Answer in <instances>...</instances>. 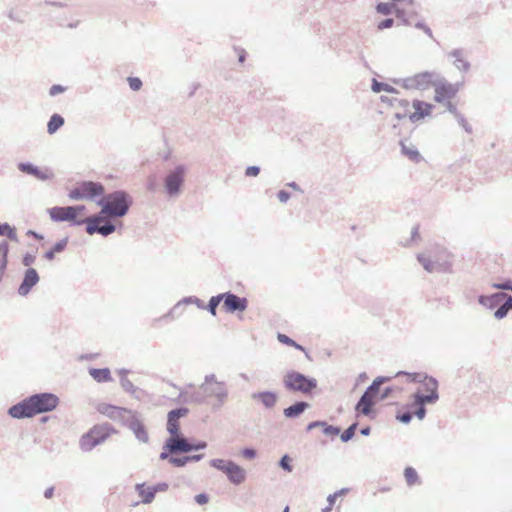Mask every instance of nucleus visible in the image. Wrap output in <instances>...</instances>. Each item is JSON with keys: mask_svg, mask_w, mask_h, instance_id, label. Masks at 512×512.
Instances as JSON below:
<instances>
[{"mask_svg": "<svg viewBox=\"0 0 512 512\" xmlns=\"http://www.w3.org/2000/svg\"><path fill=\"white\" fill-rule=\"evenodd\" d=\"M223 301L222 293L218 294L216 296H212L208 302V305L205 306V309H207L213 316L216 315V310L218 305Z\"/></svg>", "mask_w": 512, "mask_h": 512, "instance_id": "obj_41", "label": "nucleus"}, {"mask_svg": "<svg viewBox=\"0 0 512 512\" xmlns=\"http://www.w3.org/2000/svg\"><path fill=\"white\" fill-rule=\"evenodd\" d=\"M279 466L287 472H292L293 466L291 465V458L288 454L283 455L279 460Z\"/></svg>", "mask_w": 512, "mask_h": 512, "instance_id": "obj_49", "label": "nucleus"}, {"mask_svg": "<svg viewBox=\"0 0 512 512\" xmlns=\"http://www.w3.org/2000/svg\"><path fill=\"white\" fill-rule=\"evenodd\" d=\"M448 57L453 58V65L462 72H468L471 65L469 61L465 59V53L463 49L457 48L448 53Z\"/></svg>", "mask_w": 512, "mask_h": 512, "instance_id": "obj_30", "label": "nucleus"}, {"mask_svg": "<svg viewBox=\"0 0 512 512\" xmlns=\"http://www.w3.org/2000/svg\"><path fill=\"white\" fill-rule=\"evenodd\" d=\"M17 167L19 171H21L22 173L32 175L41 181L50 180L54 177V174L51 172L50 169H40L39 167L30 162H20Z\"/></svg>", "mask_w": 512, "mask_h": 512, "instance_id": "obj_19", "label": "nucleus"}, {"mask_svg": "<svg viewBox=\"0 0 512 512\" xmlns=\"http://www.w3.org/2000/svg\"><path fill=\"white\" fill-rule=\"evenodd\" d=\"M69 198L72 200H83L84 199L79 185L69 192Z\"/></svg>", "mask_w": 512, "mask_h": 512, "instance_id": "obj_59", "label": "nucleus"}, {"mask_svg": "<svg viewBox=\"0 0 512 512\" xmlns=\"http://www.w3.org/2000/svg\"><path fill=\"white\" fill-rule=\"evenodd\" d=\"M0 235L6 236L11 241L17 242L18 236L14 227H11L8 223L0 224Z\"/></svg>", "mask_w": 512, "mask_h": 512, "instance_id": "obj_40", "label": "nucleus"}, {"mask_svg": "<svg viewBox=\"0 0 512 512\" xmlns=\"http://www.w3.org/2000/svg\"><path fill=\"white\" fill-rule=\"evenodd\" d=\"M322 428H323V433L325 435H330V436H336L341 431L339 427L333 426V425H329L325 421H324V425H322Z\"/></svg>", "mask_w": 512, "mask_h": 512, "instance_id": "obj_51", "label": "nucleus"}, {"mask_svg": "<svg viewBox=\"0 0 512 512\" xmlns=\"http://www.w3.org/2000/svg\"><path fill=\"white\" fill-rule=\"evenodd\" d=\"M48 213L50 215V218L54 222H64L68 221L72 223L73 225L80 226L82 224H85V219L78 220L74 218V211L73 209L69 208V206L66 207H52L48 209Z\"/></svg>", "mask_w": 512, "mask_h": 512, "instance_id": "obj_14", "label": "nucleus"}, {"mask_svg": "<svg viewBox=\"0 0 512 512\" xmlns=\"http://www.w3.org/2000/svg\"><path fill=\"white\" fill-rule=\"evenodd\" d=\"M412 106L415 109V111L410 114L408 113L409 120L412 123H416V122L424 119L425 117L431 115V113L434 109V105L427 103L425 101H422V100H417V99L413 100Z\"/></svg>", "mask_w": 512, "mask_h": 512, "instance_id": "obj_22", "label": "nucleus"}, {"mask_svg": "<svg viewBox=\"0 0 512 512\" xmlns=\"http://www.w3.org/2000/svg\"><path fill=\"white\" fill-rule=\"evenodd\" d=\"M283 387L291 393L310 395L317 388L318 382L314 377L307 376L301 372L287 371L282 379Z\"/></svg>", "mask_w": 512, "mask_h": 512, "instance_id": "obj_2", "label": "nucleus"}, {"mask_svg": "<svg viewBox=\"0 0 512 512\" xmlns=\"http://www.w3.org/2000/svg\"><path fill=\"white\" fill-rule=\"evenodd\" d=\"M225 474L228 480L234 485H239L243 483L246 479L245 469L233 461L229 464Z\"/></svg>", "mask_w": 512, "mask_h": 512, "instance_id": "obj_28", "label": "nucleus"}, {"mask_svg": "<svg viewBox=\"0 0 512 512\" xmlns=\"http://www.w3.org/2000/svg\"><path fill=\"white\" fill-rule=\"evenodd\" d=\"M79 186L84 199H93L104 194V186L99 182L82 181Z\"/></svg>", "mask_w": 512, "mask_h": 512, "instance_id": "obj_25", "label": "nucleus"}, {"mask_svg": "<svg viewBox=\"0 0 512 512\" xmlns=\"http://www.w3.org/2000/svg\"><path fill=\"white\" fill-rule=\"evenodd\" d=\"M508 312L509 310L505 308L501 302L500 305H498L496 311L494 312V317L499 320L503 319L507 316Z\"/></svg>", "mask_w": 512, "mask_h": 512, "instance_id": "obj_57", "label": "nucleus"}, {"mask_svg": "<svg viewBox=\"0 0 512 512\" xmlns=\"http://www.w3.org/2000/svg\"><path fill=\"white\" fill-rule=\"evenodd\" d=\"M97 411L114 421H119L121 424L126 415L130 413V409L118 407L112 404L102 403L97 407Z\"/></svg>", "mask_w": 512, "mask_h": 512, "instance_id": "obj_20", "label": "nucleus"}, {"mask_svg": "<svg viewBox=\"0 0 512 512\" xmlns=\"http://www.w3.org/2000/svg\"><path fill=\"white\" fill-rule=\"evenodd\" d=\"M9 244L3 240L0 242V282L2 281L8 265Z\"/></svg>", "mask_w": 512, "mask_h": 512, "instance_id": "obj_32", "label": "nucleus"}, {"mask_svg": "<svg viewBox=\"0 0 512 512\" xmlns=\"http://www.w3.org/2000/svg\"><path fill=\"white\" fill-rule=\"evenodd\" d=\"M29 399L35 415L53 411L59 404V398L49 392L33 394L29 396Z\"/></svg>", "mask_w": 512, "mask_h": 512, "instance_id": "obj_9", "label": "nucleus"}, {"mask_svg": "<svg viewBox=\"0 0 512 512\" xmlns=\"http://www.w3.org/2000/svg\"><path fill=\"white\" fill-rule=\"evenodd\" d=\"M187 167L184 164L176 165L164 178L163 184L166 194L171 197H178L184 186Z\"/></svg>", "mask_w": 512, "mask_h": 512, "instance_id": "obj_6", "label": "nucleus"}, {"mask_svg": "<svg viewBox=\"0 0 512 512\" xmlns=\"http://www.w3.org/2000/svg\"><path fill=\"white\" fill-rule=\"evenodd\" d=\"M127 81H128L129 87L133 91H138L142 87V81L138 77H128Z\"/></svg>", "mask_w": 512, "mask_h": 512, "instance_id": "obj_53", "label": "nucleus"}, {"mask_svg": "<svg viewBox=\"0 0 512 512\" xmlns=\"http://www.w3.org/2000/svg\"><path fill=\"white\" fill-rule=\"evenodd\" d=\"M169 463L175 467H184L187 464V458L186 456L175 457L172 455V457L169 458Z\"/></svg>", "mask_w": 512, "mask_h": 512, "instance_id": "obj_54", "label": "nucleus"}, {"mask_svg": "<svg viewBox=\"0 0 512 512\" xmlns=\"http://www.w3.org/2000/svg\"><path fill=\"white\" fill-rule=\"evenodd\" d=\"M260 173V167L259 166H248L245 170V175L247 177H256Z\"/></svg>", "mask_w": 512, "mask_h": 512, "instance_id": "obj_63", "label": "nucleus"}, {"mask_svg": "<svg viewBox=\"0 0 512 512\" xmlns=\"http://www.w3.org/2000/svg\"><path fill=\"white\" fill-rule=\"evenodd\" d=\"M437 79H439V72L424 71L410 77L395 79L393 82L406 90L425 91L434 87Z\"/></svg>", "mask_w": 512, "mask_h": 512, "instance_id": "obj_3", "label": "nucleus"}, {"mask_svg": "<svg viewBox=\"0 0 512 512\" xmlns=\"http://www.w3.org/2000/svg\"><path fill=\"white\" fill-rule=\"evenodd\" d=\"M506 296L507 293L505 292H496L491 295H480L478 302L488 309H494L500 305Z\"/></svg>", "mask_w": 512, "mask_h": 512, "instance_id": "obj_29", "label": "nucleus"}, {"mask_svg": "<svg viewBox=\"0 0 512 512\" xmlns=\"http://www.w3.org/2000/svg\"><path fill=\"white\" fill-rule=\"evenodd\" d=\"M456 119L459 125H461L467 133L472 132V127L468 124L467 120L461 113L456 117Z\"/></svg>", "mask_w": 512, "mask_h": 512, "instance_id": "obj_60", "label": "nucleus"}, {"mask_svg": "<svg viewBox=\"0 0 512 512\" xmlns=\"http://www.w3.org/2000/svg\"><path fill=\"white\" fill-rule=\"evenodd\" d=\"M393 25H394V19L386 18L378 23L377 28L379 30H384V29L391 28Z\"/></svg>", "mask_w": 512, "mask_h": 512, "instance_id": "obj_61", "label": "nucleus"}, {"mask_svg": "<svg viewBox=\"0 0 512 512\" xmlns=\"http://www.w3.org/2000/svg\"><path fill=\"white\" fill-rule=\"evenodd\" d=\"M91 430H96L97 434H94V440L98 441V445L103 443L110 435L112 427L109 425L94 426Z\"/></svg>", "mask_w": 512, "mask_h": 512, "instance_id": "obj_38", "label": "nucleus"}, {"mask_svg": "<svg viewBox=\"0 0 512 512\" xmlns=\"http://www.w3.org/2000/svg\"><path fill=\"white\" fill-rule=\"evenodd\" d=\"M394 13H395L396 17L398 19H400L404 25H411V22L408 17V13L405 11L404 8H401L396 5V7L394 9Z\"/></svg>", "mask_w": 512, "mask_h": 512, "instance_id": "obj_47", "label": "nucleus"}, {"mask_svg": "<svg viewBox=\"0 0 512 512\" xmlns=\"http://www.w3.org/2000/svg\"><path fill=\"white\" fill-rule=\"evenodd\" d=\"M412 418H413V413L410 411H405L403 413H398L396 415V419L404 424L410 423Z\"/></svg>", "mask_w": 512, "mask_h": 512, "instance_id": "obj_55", "label": "nucleus"}, {"mask_svg": "<svg viewBox=\"0 0 512 512\" xmlns=\"http://www.w3.org/2000/svg\"><path fill=\"white\" fill-rule=\"evenodd\" d=\"M232 462V460H224V459H212L210 461V465L219 470V471H222L223 473H226L227 469H228V466L229 464Z\"/></svg>", "mask_w": 512, "mask_h": 512, "instance_id": "obj_43", "label": "nucleus"}, {"mask_svg": "<svg viewBox=\"0 0 512 512\" xmlns=\"http://www.w3.org/2000/svg\"><path fill=\"white\" fill-rule=\"evenodd\" d=\"M406 482L409 486L414 485L418 480V474L412 467H407L404 471Z\"/></svg>", "mask_w": 512, "mask_h": 512, "instance_id": "obj_45", "label": "nucleus"}, {"mask_svg": "<svg viewBox=\"0 0 512 512\" xmlns=\"http://www.w3.org/2000/svg\"><path fill=\"white\" fill-rule=\"evenodd\" d=\"M135 489L139 496L142 497V502L144 504L151 503L154 500L155 492L153 490V486L146 487L144 483H140L135 486Z\"/></svg>", "mask_w": 512, "mask_h": 512, "instance_id": "obj_34", "label": "nucleus"}, {"mask_svg": "<svg viewBox=\"0 0 512 512\" xmlns=\"http://www.w3.org/2000/svg\"><path fill=\"white\" fill-rule=\"evenodd\" d=\"M36 257L31 253H26L23 256L22 264L28 268H31L30 266L34 264Z\"/></svg>", "mask_w": 512, "mask_h": 512, "instance_id": "obj_62", "label": "nucleus"}, {"mask_svg": "<svg viewBox=\"0 0 512 512\" xmlns=\"http://www.w3.org/2000/svg\"><path fill=\"white\" fill-rule=\"evenodd\" d=\"M97 204L101 207V214L108 218H122L133 204V198L124 190H115L104 195Z\"/></svg>", "mask_w": 512, "mask_h": 512, "instance_id": "obj_1", "label": "nucleus"}, {"mask_svg": "<svg viewBox=\"0 0 512 512\" xmlns=\"http://www.w3.org/2000/svg\"><path fill=\"white\" fill-rule=\"evenodd\" d=\"M395 7H396V4L393 3L392 1H391V3L380 2L376 5V11L379 14L387 16V15H390L392 12H394Z\"/></svg>", "mask_w": 512, "mask_h": 512, "instance_id": "obj_42", "label": "nucleus"}, {"mask_svg": "<svg viewBox=\"0 0 512 512\" xmlns=\"http://www.w3.org/2000/svg\"><path fill=\"white\" fill-rule=\"evenodd\" d=\"M371 89L375 93H380L382 91H385V92L391 93V94H399V91L396 88H394L393 86H391L387 83H384V82H379L376 79L372 80Z\"/></svg>", "mask_w": 512, "mask_h": 512, "instance_id": "obj_39", "label": "nucleus"}, {"mask_svg": "<svg viewBox=\"0 0 512 512\" xmlns=\"http://www.w3.org/2000/svg\"><path fill=\"white\" fill-rule=\"evenodd\" d=\"M357 425V423H353L346 430H344L340 436L342 442H348L354 437Z\"/></svg>", "mask_w": 512, "mask_h": 512, "instance_id": "obj_46", "label": "nucleus"}, {"mask_svg": "<svg viewBox=\"0 0 512 512\" xmlns=\"http://www.w3.org/2000/svg\"><path fill=\"white\" fill-rule=\"evenodd\" d=\"M508 312L509 310L505 308L501 302L500 305H498L496 311L494 312V317L499 320L503 319L507 316Z\"/></svg>", "mask_w": 512, "mask_h": 512, "instance_id": "obj_56", "label": "nucleus"}, {"mask_svg": "<svg viewBox=\"0 0 512 512\" xmlns=\"http://www.w3.org/2000/svg\"><path fill=\"white\" fill-rule=\"evenodd\" d=\"M401 152L403 155L408 157L413 162H419L421 159V155L417 148L413 145L407 146L405 142L401 141Z\"/></svg>", "mask_w": 512, "mask_h": 512, "instance_id": "obj_37", "label": "nucleus"}, {"mask_svg": "<svg viewBox=\"0 0 512 512\" xmlns=\"http://www.w3.org/2000/svg\"><path fill=\"white\" fill-rule=\"evenodd\" d=\"M406 374L409 376L411 382L421 383L425 389V391L429 392L428 394H424V396H434L433 402H437L439 399L438 394V381L427 374L423 373H406V372H398L397 375Z\"/></svg>", "mask_w": 512, "mask_h": 512, "instance_id": "obj_11", "label": "nucleus"}, {"mask_svg": "<svg viewBox=\"0 0 512 512\" xmlns=\"http://www.w3.org/2000/svg\"><path fill=\"white\" fill-rule=\"evenodd\" d=\"M492 287L494 289L502 290L503 291H512V281L509 279H506L502 282L493 283Z\"/></svg>", "mask_w": 512, "mask_h": 512, "instance_id": "obj_50", "label": "nucleus"}, {"mask_svg": "<svg viewBox=\"0 0 512 512\" xmlns=\"http://www.w3.org/2000/svg\"><path fill=\"white\" fill-rule=\"evenodd\" d=\"M8 415L14 419H25L34 417L35 412L33 410L29 397H26L20 402L12 405L8 409Z\"/></svg>", "mask_w": 512, "mask_h": 512, "instance_id": "obj_16", "label": "nucleus"}, {"mask_svg": "<svg viewBox=\"0 0 512 512\" xmlns=\"http://www.w3.org/2000/svg\"><path fill=\"white\" fill-rule=\"evenodd\" d=\"M309 407L310 404L308 402L297 401L294 404L290 405L289 407L285 408L283 410V415L287 419H295L298 418L302 413H304Z\"/></svg>", "mask_w": 512, "mask_h": 512, "instance_id": "obj_31", "label": "nucleus"}, {"mask_svg": "<svg viewBox=\"0 0 512 512\" xmlns=\"http://www.w3.org/2000/svg\"><path fill=\"white\" fill-rule=\"evenodd\" d=\"M388 380V377H377L364 391L355 406V410L359 413L369 416L373 412L375 399L380 392L381 385Z\"/></svg>", "mask_w": 512, "mask_h": 512, "instance_id": "obj_5", "label": "nucleus"}, {"mask_svg": "<svg viewBox=\"0 0 512 512\" xmlns=\"http://www.w3.org/2000/svg\"><path fill=\"white\" fill-rule=\"evenodd\" d=\"M40 277L36 269L27 268L21 284L18 287V294L20 296H27L32 288L39 282Z\"/></svg>", "mask_w": 512, "mask_h": 512, "instance_id": "obj_21", "label": "nucleus"}, {"mask_svg": "<svg viewBox=\"0 0 512 512\" xmlns=\"http://www.w3.org/2000/svg\"><path fill=\"white\" fill-rule=\"evenodd\" d=\"M166 448L172 453H189L192 451V443L181 433L166 439Z\"/></svg>", "mask_w": 512, "mask_h": 512, "instance_id": "obj_17", "label": "nucleus"}, {"mask_svg": "<svg viewBox=\"0 0 512 512\" xmlns=\"http://www.w3.org/2000/svg\"><path fill=\"white\" fill-rule=\"evenodd\" d=\"M435 397L432 396H424L421 392H416L413 395V405L416 406V410L414 411L413 415H415L419 420H422L426 416V404H434L433 399Z\"/></svg>", "mask_w": 512, "mask_h": 512, "instance_id": "obj_24", "label": "nucleus"}, {"mask_svg": "<svg viewBox=\"0 0 512 512\" xmlns=\"http://www.w3.org/2000/svg\"><path fill=\"white\" fill-rule=\"evenodd\" d=\"M94 434H97V431L90 430L88 433L81 437L80 447L83 451H91L94 447L98 445V441L94 440Z\"/></svg>", "mask_w": 512, "mask_h": 512, "instance_id": "obj_35", "label": "nucleus"}, {"mask_svg": "<svg viewBox=\"0 0 512 512\" xmlns=\"http://www.w3.org/2000/svg\"><path fill=\"white\" fill-rule=\"evenodd\" d=\"M64 91H65V87H63L62 85H59V84H55V85L51 86V88L49 90V94H50V96H56Z\"/></svg>", "mask_w": 512, "mask_h": 512, "instance_id": "obj_64", "label": "nucleus"}, {"mask_svg": "<svg viewBox=\"0 0 512 512\" xmlns=\"http://www.w3.org/2000/svg\"><path fill=\"white\" fill-rule=\"evenodd\" d=\"M64 118L60 114H53L47 123V132L52 135L64 125Z\"/></svg>", "mask_w": 512, "mask_h": 512, "instance_id": "obj_36", "label": "nucleus"}, {"mask_svg": "<svg viewBox=\"0 0 512 512\" xmlns=\"http://www.w3.org/2000/svg\"><path fill=\"white\" fill-rule=\"evenodd\" d=\"M222 296V307L228 313L243 312L248 306V301L245 297H239L232 292L222 293Z\"/></svg>", "mask_w": 512, "mask_h": 512, "instance_id": "obj_15", "label": "nucleus"}, {"mask_svg": "<svg viewBox=\"0 0 512 512\" xmlns=\"http://www.w3.org/2000/svg\"><path fill=\"white\" fill-rule=\"evenodd\" d=\"M68 244V237H65L58 242H56L53 247L51 248L55 253H61L63 252Z\"/></svg>", "mask_w": 512, "mask_h": 512, "instance_id": "obj_52", "label": "nucleus"}, {"mask_svg": "<svg viewBox=\"0 0 512 512\" xmlns=\"http://www.w3.org/2000/svg\"><path fill=\"white\" fill-rule=\"evenodd\" d=\"M128 370L121 369L119 371L120 374V385L123 388V390L127 393H129L132 397H134L137 400L142 399L144 396V391L140 389L139 387H136L127 377Z\"/></svg>", "mask_w": 512, "mask_h": 512, "instance_id": "obj_26", "label": "nucleus"}, {"mask_svg": "<svg viewBox=\"0 0 512 512\" xmlns=\"http://www.w3.org/2000/svg\"><path fill=\"white\" fill-rule=\"evenodd\" d=\"M244 458L252 460L257 456V451L254 448L246 447L241 451Z\"/></svg>", "mask_w": 512, "mask_h": 512, "instance_id": "obj_58", "label": "nucleus"}, {"mask_svg": "<svg viewBox=\"0 0 512 512\" xmlns=\"http://www.w3.org/2000/svg\"><path fill=\"white\" fill-rule=\"evenodd\" d=\"M122 425L129 428L133 432L138 441L142 443H148L149 435L147 429L140 420L138 413L136 411L130 410V413H128L125 419L123 420Z\"/></svg>", "mask_w": 512, "mask_h": 512, "instance_id": "obj_10", "label": "nucleus"}, {"mask_svg": "<svg viewBox=\"0 0 512 512\" xmlns=\"http://www.w3.org/2000/svg\"><path fill=\"white\" fill-rule=\"evenodd\" d=\"M417 259L429 273L434 271L448 273L452 271L451 257L444 249L441 250L439 257L432 255V252L429 251L427 253L418 254Z\"/></svg>", "mask_w": 512, "mask_h": 512, "instance_id": "obj_4", "label": "nucleus"}, {"mask_svg": "<svg viewBox=\"0 0 512 512\" xmlns=\"http://www.w3.org/2000/svg\"><path fill=\"white\" fill-rule=\"evenodd\" d=\"M251 398L258 400L266 409H272L276 406L278 395L274 391H261L251 394Z\"/></svg>", "mask_w": 512, "mask_h": 512, "instance_id": "obj_27", "label": "nucleus"}, {"mask_svg": "<svg viewBox=\"0 0 512 512\" xmlns=\"http://www.w3.org/2000/svg\"><path fill=\"white\" fill-rule=\"evenodd\" d=\"M380 100L382 103L387 106L393 108V111H396L394 114V118L397 121H400L408 116L410 103L406 99H399L397 97H389L382 95L380 96Z\"/></svg>", "mask_w": 512, "mask_h": 512, "instance_id": "obj_13", "label": "nucleus"}, {"mask_svg": "<svg viewBox=\"0 0 512 512\" xmlns=\"http://www.w3.org/2000/svg\"><path fill=\"white\" fill-rule=\"evenodd\" d=\"M107 216L105 214H101V212L89 216L85 218L86 224V232L89 235L100 234L104 237H107L115 232L116 226L111 222H106L101 225Z\"/></svg>", "mask_w": 512, "mask_h": 512, "instance_id": "obj_8", "label": "nucleus"}, {"mask_svg": "<svg viewBox=\"0 0 512 512\" xmlns=\"http://www.w3.org/2000/svg\"><path fill=\"white\" fill-rule=\"evenodd\" d=\"M277 338L283 344H287L289 346H293V347H295L296 349H299V350H304V348L301 345L297 344L293 339H291L290 337H288L285 334L278 333Z\"/></svg>", "mask_w": 512, "mask_h": 512, "instance_id": "obj_48", "label": "nucleus"}, {"mask_svg": "<svg viewBox=\"0 0 512 512\" xmlns=\"http://www.w3.org/2000/svg\"><path fill=\"white\" fill-rule=\"evenodd\" d=\"M201 389L205 391L208 397H214L218 401L219 406L223 405L228 398V390L225 382L216 380L215 374L206 375Z\"/></svg>", "mask_w": 512, "mask_h": 512, "instance_id": "obj_7", "label": "nucleus"}, {"mask_svg": "<svg viewBox=\"0 0 512 512\" xmlns=\"http://www.w3.org/2000/svg\"><path fill=\"white\" fill-rule=\"evenodd\" d=\"M435 96L434 100L438 103H442L445 100H449L458 92V89L451 83H449L440 73L439 79L434 84Z\"/></svg>", "mask_w": 512, "mask_h": 512, "instance_id": "obj_12", "label": "nucleus"}, {"mask_svg": "<svg viewBox=\"0 0 512 512\" xmlns=\"http://www.w3.org/2000/svg\"><path fill=\"white\" fill-rule=\"evenodd\" d=\"M188 388H194L193 384H189L187 388L182 391L179 395V399L183 403H193V404H203L207 399V394L203 389H201V385L198 389H194L193 391H188Z\"/></svg>", "mask_w": 512, "mask_h": 512, "instance_id": "obj_23", "label": "nucleus"}, {"mask_svg": "<svg viewBox=\"0 0 512 512\" xmlns=\"http://www.w3.org/2000/svg\"><path fill=\"white\" fill-rule=\"evenodd\" d=\"M182 303H185V304H195V305H197L198 308L205 309V306H204L202 300H200L196 296H189V297L183 298L181 302L177 303L174 306L173 311L176 310Z\"/></svg>", "mask_w": 512, "mask_h": 512, "instance_id": "obj_44", "label": "nucleus"}, {"mask_svg": "<svg viewBox=\"0 0 512 512\" xmlns=\"http://www.w3.org/2000/svg\"><path fill=\"white\" fill-rule=\"evenodd\" d=\"M89 374L98 383L109 382L112 380L111 372L108 368H90Z\"/></svg>", "mask_w": 512, "mask_h": 512, "instance_id": "obj_33", "label": "nucleus"}, {"mask_svg": "<svg viewBox=\"0 0 512 512\" xmlns=\"http://www.w3.org/2000/svg\"><path fill=\"white\" fill-rule=\"evenodd\" d=\"M188 413L189 409L186 407H179L168 412L167 431L170 433V437L181 433L179 419L185 417Z\"/></svg>", "mask_w": 512, "mask_h": 512, "instance_id": "obj_18", "label": "nucleus"}]
</instances>
